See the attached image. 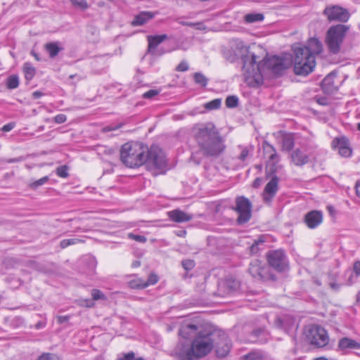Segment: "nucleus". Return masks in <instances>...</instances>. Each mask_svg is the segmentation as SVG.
<instances>
[{
  "instance_id": "obj_49",
  "label": "nucleus",
  "mask_w": 360,
  "mask_h": 360,
  "mask_svg": "<svg viewBox=\"0 0 360 360\" xmlns=\"http://www.w3.org/2000/svg\"><path fill=\"white\" fill-rule=\"evenodd\" d=\"M158 281V278L155 274H150L147 281H145V284H147V287L150 285H154Z\"/></svg>"
},
{
  "instance_id": "obj_18",
  "label": "nucleus",
  "mask_w": 360,
  "mask_h": 360,
  "mask_svg": "<svg viewBox=\"0 0 360 360\" xmlns=\"http://www.w3.org/2000/svg\"><path fill=\"white\" fill-rule=\"evenodd\" d=\"M278 178L274 176L266 185L264 188V200L270 202L273 197L275 196L278 190Z\"/></svg>"
},
{
  "instance_id": "obj_10",
  "label": "nucleus",
  "mask_w": 360,
  "mask_h": 360,
  "mask_svg": "<svg viewBox=\"0 0 360 360\" xmlns=\"http://www.w3.org/2000/svg\"><path fill=\"white\" fill-rule=\"evenodd\" d=\"M233 210L238 214L236 220L238 224L247 223L252 217V203L244 196H238L236 198V207Z\"/></svg>"
},
{
  "instance_id": "obj_26",
  "label": "nucleus",
  "mask_w": 360,
  "mask_h": 360,
  "mask_svg": "<svg viewBox=\"0 0 360 360\" xmlns=\"http://www.w3.org/2000/svg\"><path fill=\"white\" fill-rule=\"evenodd\" d=\"M245 360H267L268 355L261 350H254L245 356H244Z\"/></svg>"
},
{
  "instance_id": "obj_13",
  "label": "nucleus",
  "mask_w": 360,
  "mask_h": 360,
  "mask_svg": "<svg viewBox=\"0 0 360 360\" xmlns=\"http://www.w3.org/2000/svg\"><path fill=\"white\" fill-rule=\"evenodd\" d=\"M213 332L219 333V337L217 338L214 345V347L216 348L217 355L219 357H224L229 354L231 349L229 340L226 334L220 330H214Z\"/></svg>"
},
{
  "instance_id": "obj_25",
  "label": "nucleus",
  "mask_w": 360,
  "mask_h": 360,
  "mask_svg": "<svg viewBox=\"0 0 360 360\" xmlns=\"http://www.w3.org/2000/svg\"><path fill=\"white\" fill-rule=\"evenodd\" d=\"M263 148L266 154H269V160L274 163L278 162V155L276 153L275 148L269 144L268 142L264 141L263 143Z\"/></svg>"
},
{
  "instance_id": "obj_31",
  "label": "nucleus",
  "mask_w": 360,
  "mask_h": 360,
  "mask_svg": "<svg viewBox=\"0 0 360 360\" xmlns=\"http://www.w3.org/2000/svg\"><path fill=\"white\" fill-rule=\"evenodd\" d=\"M224 285L230 292H233L239 288L240 282L236 278L230 277L226 279Z\"/></svg>"
},
{
  "instance_id": "obj_19",
  "label": "nucleus",
  "mask_w": 360,
  "mask_h": 360,
  "mask_svg": "<svg viewBox=\"0 0 360 360\" xmlns=\"http://www.w3.org/2000/svg\"><path fill=\"white\" fill-rule=\"evenodd\" d=\"M338 348L343 352L360 349V342L349 338H342L339 340Z\"/></svg>"
},
{
  "instance_id": "obj_5",
  "label": "nucleus",
  "mask_w": 360,
  "mask_h": 360,
  "mask_svg": "<svg viewBox=\"0 0 360 360\" xmlns=\"http://www.w3.org/2000/svg\"><path fill=\"white\" fill-rule=\"evenodd\" d=\"M294 72L297 75L307 76L312 72L316 66V58L307 51H304L299 46L294 45Z\"/></svg>"
},
{
  "instance_id": "obj_38",
  "label": "nucleus",
  "mask_w": 360,
  "mask_h": 360,
  "mask_svg": "<svg viewBox=\"0 0 360 360\" xmlns=\"http://www.w3.org/2000/svg\"><path fill=\"white\" fill-rule=\"evenodd\" d=\"M225 102L227 108H234L238 105V98L236 96H229Z\"/></svg>"
},
{
  "instance_id": "obj_4",
  "label": "nucleus",
  "mask_w": 360,
  "mask_h": 360,
  "mask_svg": "<svg viewBox=\"0 0 360 360\" xmlns=\"http://www.w3.org/2000/svg\"><path fill=\"white\" fill-rule=\"evenodd\" d=\"M198 329V327L195 324L190 323L183 326L179 330V335L186 339L197 334L191 343L195 360L209 354L214 347L217 338L219 337L218 332L200 331L197 333Z\"/></svg>"
},
{
  "instance_id": "obj_24",
  "label": "nucleus",
  "mask_w": 360,
  "mask_h": 360,
  "mask_svg": "<svg viewBox=\"0 0 360 360\" xmlns=\"http://www.w3.org/2000/svg\"><path fill=\"white\" fill-rule=\"evenodd\" d=\"M268 335V332L264 328H259L254 330L251 333V337L252 342H259L261 343L266 342V337Z\"/></svg>"
},
{
  "instance_id": "obj_8",
  "label": "nucleus",
  "mask_w": 360,
  "mask_h": 360,
  "mask_svg": "<svg viewBox=\"0 0 360 360\" xmlns=\"http://www.w3.org/2000/svg\"><path fill=\"white\" fill-rule=\"evenodd\" d=\"M249 273L257 280L267 281L276 280L275 274L271 272L269 267L262 264V262L255 259L250 264Z\"/></svg>"
},
{
  "instance_id": "obj_48",
  "label": "nucleus",
  "mask_w": 360,
  "mask_h": 360,
  "mask_svg": "<svg viewBox=\"0 0 360 360\" xmlns=\"http://www.w3.org/2000/svg\"><path fill=\"white\" fill-rule=\"evenodd\" d=\"M128 238L139 243H146L147 238L144 236L136 235L132 233L128 234Z\"/></svg>"
},
{
  "instance_id": "obj_28",
  "label": "nucleus",
  "mask_w": 360,
  "mask_h": 360,
  "mask_svg": "<svg viewBox=\"0 0 360 360\" xmlns=\"http://www.w3.org/2000/svg\"><path fill=\"white\" fill-rule=\"evenodd\" d=\"M264 15L262 13H248L244 17V20L247 23H254L261 22L264 20Z\"/></svg>"
},
{
  "instance_id": "obj_39",
  "label": "nucleus",
  "mask_w": 360,
  "mask_h": 360,
  "mask_svg": "<svg viewBox=\"0 0 360 360\" xmlns=\"http://www.w3.org/2000/svg\"><path fill=\"white\" fill-rule=\"evenodd\" d=\"M69 167L67 165H62L57 167L56 173L61 178H67L69 176Z\"/></svg>"
},
{
  "instance_id": "obj_60",
  "label": "nucleus",
  "mask_w": 360,
  "mask_h": 360,
  "mask_svg": "<svg viewBox=\"0 0 360 360\" xmlns=\"http://www.w3.org/2000/svg\"><path fill=\"white\" fill-rule=\"evenodd\" d=\"M262 181V179L261 178H259V177L256 178L252 183V186L254 188H258L261 185Z\"/></svg>"
},
{
  "instance_id": "obj_7",
  "label": "nucleus",
  "mask_w": 360,
  "mask_h": 360,
  "mask_svg": "<svg viewBox=\"0 0 360 360\" xmlns=\"http://www.w3.org/2000/svg\"><path fill=\"white\" fill-rule=\"evenodd\" d=\"M307 342L316 347H323L328 345L329 338L326 330L319 326H313L307 331Z\"/></svg>"
},
{
  "instance_id": "obj_12",
  "label": "nucleus",
  "mask_w": 360,
  "mask_h": 360,
  "mask_svg": "<svg viewBox=\"0 0 360 360\" xmlns=\"http://www.w3.org/2000/svg\"><path fill=\"white\" fill-rule=\"evenodd\" d=\"M311 160L316 161V155L314 151L309 148H297L291 153L292 162L298 167L307 164Z\"/></svg>"
},
{
  "instance_id": "obj_22",
  "label": "nucleus",
  "mask_w": 360,
  "mask_h": 360,
  "mask_svg": "<svg viewBox=\"0 0 360 360\" xmlns=\"http://www.w3.org/2000/svg\"><path fill=\"white\" fill-rule=\"evenodd\" d=\"M155 15L153 12L142 11L135 15L131 25L133 26H140L146 24L148 20L154 18Z\"/></svg>"
},
{
  "instance_id": "obj_45",
  "label": "nucleus",
  "mask_w": 360,
  "mask_h": 360,
  "mask_svg": "<svg viewBox=\"0 0 360 360\" xmlns=\"http://www.w3.org/2000/svg\"><path fill=\"white\" fill-rule=\"evenodd\" d=\"M37 360H59L58 357L53 354L50 353H44L41 356H39Z\"/></svg>"
},
{
  "instance_id": "obj_37",
  "label": "nucleus",
  "mask_w": 360,
  "mask_h": 360,
  "mask_svg": "<svg viewBox=\"0 0 360 360\" xmlns=\"http://www.w3.org/2000/svg\"><path fill=\"white\" fill-rule=\"evenodd\" d=\"M49 180V177L48 176H45L38 180L34 181L33 182L30 184V188L33 190L37 189L39 186L44 185Z\"/></svg>"
},
{
  "instance_id": "obj_14",
  "label": "nucleus",
  "mask_w": 360,
  "mask_h": 360,
  "mask_svg": "<svg viewBox=\"0 0 360 360\" xmlns=\"http://www.w3.org/2000/svg\"><path fill=\"white\" fill-rule=\"evenodd\" d=\"M304 221L309 229H316L323 221V213L321 211L311 210L305 214Z\"/></svg>"
},
{
  "instance_id": "obj_64",
  "label": "nucleus",
  "mask_w": 360,
  "mask_h": 360,
  "mask_svg": "<svg viewBox=\"0 0 360 360\" xmlns=\"http://www.w3.org/2000/svg\"><path fill=\"white\" fill-rule=\"evenodd\" d=\"M86 306L87 307H94V303L93 300H86Z\"/></svg>"
},
{
  "instance_id": "obj_46",
  "label": "nucleus",
  "mask_w": 360,
  "mask_h": 360,
  "mask_svg": "<svg viewBox=\"0 0 360 360\" xmlns=\"http://www.w3.org/2000/svg\"><path fill=\"white\" fill-rule=\"evenodd\" d=\"M339 154L345 158H348L352 155V149L349 146L346 147H342V148L338 149Z\"/></svg>"
},
{
  "instance_id": "obj_3",
  "label": "nucleus",
  "mask_w": 360,
  "mask_h": 360,
  "mask_svg": "<svg viewBox=\"0 0 360 360\" xmlns=\"http://www.w3.org/2000/svg\"><path fill=\"white\" fill-rule=\"evenodd\" d=\"M258 59L257 56L249 52L241 56L243 75L246 82H254L260 84L263 82L266 70H271L276 76H280L290 65L289 60L276 56L262 60Z\"/></svg>"
},
{
  "instance_id": "obj_30",
  "label": "nucleus",
  "mask_w": 360,
  "mask_h": 360,
  "mask_svg": "<svg viewBox=\"0 0 360 360\" xmlns=\"http://www.w3.org/2000/svg\"><path fill=\"white\" fill-rule=\"evenodd\" d=\"M263 238V236H260L257 240L254 241L251 246L249 247L251 255H256L259 252L261 249L260 245H263L264 243Z\"/></svg>"
},
{
  "instance_id": "obj_1",
  "label": "nucleus",
  "mask_w": 360,
  "mask_h": 360,
  "mask_svg": "<svg viewBox=\"0 0 360 360\" xmlns=\"http://www.w3.org/2000/svg\"><path fill=\"white\" fill-rule=\"evenodd\" d=\"M192 134L199 150L192 153L191 160L197 165L201 163L203 158H217L226 149L225 141L212 122L195 124Z\"/></svg>"
},
{
  "instance_id": "obj_56",
  "label": "nucleus",
  "mask_w": 360,
  "mask_h": 360,
  "mask_svg": "<svg viewBox=\"0 0 360 360\" xmlns=\"http://www.w3.org/2000/svg\"><path fill=\"white\" fill-rule=\"evenodd\" d=\"M117 360H136L134 354L133 352H129L124 356L123 358L118 359Z\"/></svg>"
},
{
  "instance_id": "obj_59",
  "label": "nucleus",
  "mask_w": 360,
  "mask_h": 360,
  "mask_svg": "<svg viewBox=\"0 0 360 360\" xmlns=\"http://www.w3.org/2000/svg\"><path fill=\"white\" fill-rule=\"evenodd\" d=\"M122 126V124H119V125H115V126H113V127H111V126H107L103 128V131H114V130H116L119 128H120Z\"/></svg>"
},
{
  "instance_id": "obj_55",
  "label": "nucleus",
  "mask_w": 360,
  "mask_h": 360,
  "mask_svg": "<svg viewBox=\"0 0 360 360\" xmlns=\"http://www.w3.org/2000/svg\"><path fill=\"white\" fill-rule=\"evenodd\" d=\"M353 270L356 276H360V261H357L354 264Z\"/></svg>"
},
{
  "instance_id": "obj_17",
  "label": "nucleus",
  "mask_w": 360,
  "mask_h": 360,
  "mask_svg": "<svg viewBox=\"0 0 360 360\" xmlns=\"http://www.w3.org/2000/svg\"><path fill=\"white\" fill-rule=\"evenodd\" d=\"M304 51H307L309 54L314 56L316 58V55H319L323 50V46L321 41L316 38H310L305 46H300Z\"/></svg>"
},
{
  "instance_id": "obj_41",
  "label": "nucleus",
  "mask_w": 360,
  "mask_h": 360,
  "mask_svg": "<svg viewBox=\"0 0 360 360\" xmlns=\"http://www.w3.org/2000/svg\"><path fill=\"white\" fill-rule=\"evenodd\" d=\"M72 5L81 10H86L89 6L86 0H70Z\"/></svg>"
},
{
  "instance_id": "obj_63",
  "label": "nucleus",
  "mask_w": 360,
  "mask_h": 360,
  "mask_svg": "<svg viewBox=\"0 0 360 360\" xmlns=\"http://www.w3.org/2000/svg\"><path fill=\"white\" fill-rule=\"evenodd\" d=\"M140 265H141V262L139 260H135L131 264V266L134 268L139 267V266H140Z\"/></svg>"
},
{
  "instance_id": "obj_40",
  "label": "nucleus",
  "mask_w": 360,
  "mask_h": 360,
  "mask_svg": "<svg viewBox=\"0 0 360 360\" xmlns=\"http://www.w3.org/2000/svg\"><path fill=\"white\" fill-rule=\"evenodd\" d=\"M221 105V99L216 98L205 104V108L207 110L218 109Z\"/></svg>"
},
{
  "instance_id": "obj_61",
  "label": "nucleus",
  "mask_w": 360,
  "mask_h": 360,
  "mask_svg": "<svg viewBox=\"0 0 360 360\" xmlns=\"http://www.w3.org/2000/svg\"><path fill=\"white\" fill-rule=\"evenodd\" d=\"M43 94L39 91H36L32 93V97L35 99L40 98Z\"/></svg>"
},
{
  "instance_id": "obj_52",
  "label": "nucleus",
  "mask_w": 360,
  "mask_h": 360,
  "mask_svg": "<svg viewBox=\"0 0 360 360\" xmlns=\"http://www.w3.org/2000/svg\"><path fill=\"white\" fill-rule=\"evenodd\" d=\"M67 120V117L64 114H58L54 117V121L57 124L64 123Z\"/></svg>"
},
{
  "instance_id": "obj_15",
  "label": "nucleus",
  "mask_w": 360,
  "mask_h": 360,
  "mask_svg": "<svg viewBox=\"0 0 360 360\" xmlns=\"http://www.w3.org/2000/svg\"><path fill=\"white\" fill-rule=\"evenodd\" d=\"M174 354L179 360H195L191 345L179 344Z\"/></svg>"
},
{
  "instance_id": "obj_50",
  "label": "nucleus",
  "mask_w": 360,
  "mask_h": 360,
  "mask_svg": "<svg viewBox=\"0 0 360 360\" xmlns=\"http://www.w3.org/2000/svg\"><path fill=\"white\" fill-rule=\"evenodd\" d=\"M189 68L188 63L186 61H181L176 68V70L179 72H185Z\"/></svg>"
},
{
  "instance_id": "obj_58",
  "label": "nucleus",
  "mask_w": 360,
  "mask_h": 360,
  "mask_svg": "<svg viewBox=\"0 0 360 360\" xmlns=\"http://www.w3.org/2000/svg\"><path fill=\"white\" fill-rule=\"evenodd\" d=\"M14 126H15V124L13 123L10 122V123H8V124H5L2 127L1 130L3 131H11V129H13Z\"/></svg>"
},
{
  "instance_id": "obj_32",
  "label": "nucleus",
  "mask_w": 360,
  "mask_h": 360,
  "mask_svg": "<svg viewBox=\"0 0 360 360\" xmlns=\"http://www.w3.org/2000/svg\"><path fill=\"white\" fill-rule=\"evenodd\" d=\"M19 86V77L16 75H10L6 79V87L9 89H14Z\"/></svg>"
},
{
  "instance_id": "obj_42",
  "label": "nucleus",
  "mask_w": 360,
  "mask_h": 360,
  "mask_svg": "<svg viewBox=\"0 0 360 360\" xmlns=\"http://www.w3.org/2000/svg\"><path fill=\"white\" fill-rule=\"evenodd\" d=\"M91 296L93 300H106L107 297L100 290L98 289H93L91 291Z\"/></svg>"
},
{
  "instance_id": "obj_44",
  "label": "nucleus",
  "mask_w": 360,
  "mask_h": 360,
  "mask_svg": "<svg viewBox=\"0 0 360 360\" xmlns=\"http://www.w3.org/2000/svg\"><path fill=\"white\" fill-rule=\"evenodd\" d=\"M37 360H59L58 357L53 354L50 353H44L41 356H39Z\"/></svg>"
},
{
  "instance_id": "obj_20",
  "label": "nucleus",
  "mask_w": 360,
  "mask_h": 360,
  "mask_svg": "<svg viewBox=\"0 0 360 360\" xmlns=\"http://www.w3.org/2000/svg\"><path fill=\"white\" fill-rule=\"evenodd\" d=\"M336 74L334 72L329 73L321 82V88L323 91L331 94L337 89V86L335 84V78Z\"/></svg>"
},
{
  "instance_id": "obj_43",
  "label": "nucleus",
  "mask_w": 360,
  "mask_h": 360,
  "mask_svg": "<svg viewBox=\"0 0 360 360\" xmlns=\"http://www.w3.org/2000/svg\"><path fill=\"white\" fill-rule=\"evenodd\" d=\"M182 267L187 271H191L195 266V262L193 259H184L181 262Z\"/></svg>"
},
{
  "instance_id": "obj_36",
  "label": "nucleus",
  "mask_w": 360,
  "mask_h": 360,
  "mask_svg": "<svg viewBox=\"0 0 360 360\" xmlns=\"http://www.w3.org/2000/svg\"><path fill=\"white\" fill-rule=\"evenodd\" d=\"M82 242H84L82 240L78 238L64 239L60 241V246L61 248L64 249L70 245H75Z\"/></svg>"
},
{
  "instance_id": "obj_47",
  "label": "nucleus",
  "mask_w": 360,
  "mask_h": 360,
  "mask_svg": "<svg viewBox=\"0 0 360 360\" xmlns=\"http://www.w3.org/2000/svg\"><path fill=\"white\" fill-rule=\"evenodd\" d=\"M160 94V91L157 89H150L143 94V98L146 99H151Z\"/></svg>"
},
{
  "instance_id": "obj_34",
  "label": "nucleus",
  "mask_w": 360,
  "mask_h": 360,
  "mask_svg": "<svg viewBox=\"0 0 360 360\" xmlns=\"http://www.w3.org/2000/svg\"><path fill=\"white\" fill-rule=\"evenodd\" d=\"M129 286L133 289H143L147 288V284L141 278L134 279L129 282Z\"/></svg>"
},
{
  "instance_id": "obj_21",
  "label": "nucleus",
  "mask_w": 360,
  "mask_h": 360,
  "mask_svg": "<svg viewBox=\"0 0 360 360\" xmlns=\"http://www.w3.org/2000/svg\"><path fill=\"white\" fill-rule=\"evenodd\" d=\"M169 217L177 223L186 222L193 219V215L180 210H174L168 213Z\"/></svg>"
},
{
  "instance_id": "obj_23",
  "label": "nucleus",
  "mask_w": 360,
  "mask_h": 360,
  "mask_svg": "<svg viewBox=\"0 0 360 360\" xmlns=\"http://www.w3.org/2000/svg\"><path fill=\"white\" fill-rule=\"evenodd\" d=\"M44 49L49 53V57L51 58H55L61 51L63 50V47L60 46V44L58 41L46 43L44 45Z\"/></svg>"
},
{
  "instance_id": "obj_6",
  "label": "nucleus",
  "mask_w": 360,
  "mask_h": 360,
  "mask_svg": "<svg viewBox=\"0 0 360 360\" xmlns=\"http://www.w3.org/2000/svg\"><path fill=\"white\" fill-rule=\"evenodd\" d=\"M349 27L342 24L331 26L327 31L326 42L328 50L333 54L340 52V46Z\"/></svg>"
},
{
  "instance_id": "obj_51",
  "label": "nucleus",
  "mask_w": 360,
  "mask_h": 360,
  "mask_svg": "<svg viewBox=\"0 0 360 360\" xmlns=\"http://www.w3.org/2000/svg\"><path fill=\"white\" fill-rule=\"evenodd\" d=\"M276 326L278 328H283L286 332H288V328L285 326V319L278 318L276 321Z\"/></svg>"
},
{
  "instance_id": "obj_33",
  "label": "nucleus",
  "mask_w": 360,
  "mask_h": 360,
  "mask_svg": "<svg viewBox=\"0 0 360 360\" xmlns=\"http://www.w3.org/2000/svg\"><path fill=\"white\" fill-rule=\"evenodd\" d=\"M349 146V142L347 138L342 136L336 138L333 141V146L338 150L342 148V147H346Z\"/></svg>"
},
{
  "instance_id": "obj_27",
  "label": "nucleus",
  "mask_w": 360,
  "mask_h": 360,
  "mask_svg": "<svg viewBox=\"0 0 360 360\" xmlns=\"http://www.w3.org/2000/svg\"><path fill=\"white\" fill-rule=\"evenodd\" d=\"M295 145L294 138L292 135L288 134L283 137L282 148L283 150L290 151L291 150Z\"/></svg>"
},
{
  "instance_id": "obj_2",
  "label": "nucleus",
  "mask_w": 360,
  "mask_h": 360,
  "mask_svg": "<svg viewBox=\"0 0 360 360\" xmlns=\"http://www.w3.org/2000/svg\"><path fill=\"white\" fill-rule=\"evenodd\" d=\"M120 160L127 167H139L146 164L148 167L158 170L166 168L167 162L163 150L158 146L150 148L142 143H126L120 149Z\"/></svg>"
},
{
  "instance_id": "obj_35",
  "label": "nucleus",
  "mask_w": 360,
  "mask_h": 360,
  "mask_svg": "<svg viewBox=\"0 0 360 360\" xmlns=\"http://www.w3.org/2000/svg\"><path fill=\"white\" fill-rule=\"evenodd\" d=\"M193 79L197 84L205 87L207 84V78L200 72H195L193 75Z\"/></svg>"
},
{
  "instance_id": "obj_57",
  "label": "nucleus",
  "mask_w": 360,
  "mask_h": 360,
  "mask_svg": "<svg viewBox=\"0 0 360 360\" xmlns=\"http://www.w3.org/2000/svg\"><path fill=\"white\" fill-rule=\"evenodd\" d=\"M69 319H70L69 316H57V321L60 324L67 322Z\"/></svg>"
},
{
  "instance_id": "obj_62",
  "label": "nucleus",
  "mask_w": 360,
  "mask_h": 360,
  "mask_svg": "<svg viewBox=\"0 0 360 360\" xmlns=\"http://www.w3.org/2000/svg\"><path fill=\"white\" fill-rule=\"evenodd\" d=\"M355 189H356V193L357 196L360 198V182L359 181H357L356 183Z\"/></svg>"
},
{
  "instance_id": "obj_29",
  "label": "nucleus",
  "mask_w": 360,
  "mask_h": 360,
  "mask_svg": "<svg viewBox=\"0 0 360 360\" xmlns=\"http://www.w3.org/2000/svg\"><path fill=\"white\" fill-rule=\"evenodd\" d=\"M35 68L30 63H25L23 66L25 77L27 80H31L35 75Z\"/></svg>"
},
{
  "instance_id": "obj_11",
  "label": "nucleus",
  "mask_w": 360,
  "mask_h": 360,
  "mask_svg": "<svg viewBox=\"0 0 360 360\" xmlns=\"http://www.w3.org/2000/svg\"><path fill=\"white\" fill-rule=\"evenodd\" d=\"M323 13L330 22L338 21L346 22L350 18V13L348 10L338 5L326 6Z\"/></svg>"
},
{
  "instance_id": "obj_9",
  "label": "nucleus",
  "mask_w": 360,
  "mask_h": 360,
  "mask_svg": "<svg viewBox=\"0 0 360 360\" xmlns=\"http://www.w3.org/2000/svg\"><path fill=\"white\" fill-rule=\"evenodd\" d=\"M266 259L271 267L277 272H284L288 269V261L283 250H270L266 253Z\"/></svg>"
},
{
  "instance_id": "obj_16",
  "label": "nucleus",
  "mask_w": 360,
  "mask_h": 360,
  "mask_svg": "<svg viewBox=\"0 0 360 360\" xmlns=\"http://www.w3.org/2000/svg\"><path fill=\"white\" fill-rule=\"evenodd\" d=\"M167 36L166 34L148 36V53L155 56L162 55L164 52L159 49L157 50L156 48L160 43L167 39Z\"/></svg>"
},
{
  "instance_id": "obj_54",
  "label": "nucleus",
  "mask_w": 360,
  "mask_h": 360,
  "mask_svg": "<svg viewBox=\"0 0 360 360\" xmlns=\"http://www.w3.org/2000/svg\"><path fill=\"white\" fill-rule=\"evenodd\" d=\"M23 160H24V158L22 157H18V158H15L6 159V160H4L3 162H6V163H15V162H21Z\"/></svg>"
},
{
  "instance_id": "obj_53",
  "label": "nucleus",
  "mask_w": 360,
  "mask_h": 360,
  "mask_svg": "<svg viewBox=\"0 0 360 360\" xmlns=\"http://www.w3.org/2000/svg\"><path fill=\"white\" fill-rule=\"evenodd\" d=\"M249 155V150L247 148H243L242 151L238 156V159L245 161Z\"/></svg>"
}]
</instances>
